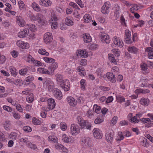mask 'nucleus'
Here are the masks:
<instances>
[{"label": "nucleus", "mask_w": 153, "mask_h": 153, "mask_svg": "<svg viewBox=\"0 0 153 153\" xmlns=\"http://www.w3.org/2000/svg\"><path fill=\"white\" fill-rule=\"evenodd\" d=\"M38 52L40 54L46 56H48L49 54V53L47 52L44 49H39L38 51Z\"/></svg>", "instance_id": "nucleus-35"}, {"label": "nucleus", "mask_w": 153, "mask_h": 153, "mask_svg": "<svg viewBox=\"0 0 153 153\" xmlns=\"http://www.w3.org/2000/svg\"><path fill=\"white\" fill-rule=\"evenodd\" d=\"M57 81L62 82L64 80H63V77L62 75L60 74H57L56 75Z\"/></svg>", "instance_id": "nucleus-38"}, {"label": "nucleus", "mask_w": 153, "mask_h": 153, "mask_svg": "<svg viewBox=\"0 0 153 153\" xmlns=\"http://www.w3.org/2000/svg\"><path fill=\"white\" fill-rule=\"evenodd\" d=\"M29 29L25 28L23 31L19 32L18 34V36L21 38L25 37L28 35Z\"/></svg>", "instance_id": "nucleus-11"}, {"label": "nucleus", "mask_w": 153, "mask_h": 153, "mask_svg": "<svg viewBox=\"0 0 153 153\" xmlns=\"http://www.w3.org/2000/svg\"><path fill=\"white\" fill-rule=\"evenodd\" d=\"M44 42L46 43H50L53 39L52 34L48 32L46 33L44 35Z\"/></svg>", "instance_id": "nucleus-6"}, {"label": "nucleus", "mask_w": 153, "mask_h": 153, "mask_svg": "<svg viewBox=\"0 0 153 153\" xmlns=\"http://www.w3.org/2000/svg\"><path fill=\"white\" fill-rule=\"evenodd\" d=\"M11 54L13 57L16 58L18 56V53L16 51L13 50L11 52Z\"/></svg>", "instance_id": "nucleus-53"}, {"label": "nucleus", "mask_w": 153, "mask_h": 153, "mask_svg": "<svg viewBox=\"0 0 153 153\" xmlns=\"http://www.w3.org/2000/svg\"><path fill=\"white\" fill-rule=\"evenodd\" d=\"M77 120L82 128H85L88 131H90L91 130V124L88 121L83 120L80 117L77 118Z\"/></svg>", "instance_id": "nucleus-1"}, {"label": "nucleus", "mask_w": 153, "mask_h": 153, "mask_svg": "<svg viewBox=\"0 0 153 153\" xmlns=\"http://www.w3.org/2000/svg\"><path fill=\"white\" fill-rule=\"evenodd\" d=\"M108 79L112 83H114L116 81V78L112 73L108 72L106 74Z\"/></svg>", "instance_id": "nucleus-10"}, {"label": "nucleus", "mask_w": 153, "mask_h": 153, "mask_svg": "<svg viewBox=\"0 0 153 153\" xmlns=\"http://www.w3.org/2000/svg\"><path fill=\"white\" fill-rule=\"evenodd\" d=\"M33 79V77L31 76H28L25 79V81L27 82H25V84H24L25 85H29L30 83L31 82Z\"/></svg>", "instance_id": "nucleus-26"}, {"label": "nucleus", "mask_w": 153, "mask_h": 153, "mask_svg": "<svg viewBox=\"0 0 153 153\" xmlns=\"http://www.w3.org/2000/svg\"><path fill=\"white\" fill-rule=\"evenodd\" d=\"M9 69L11 74L14 76H16L17 74V72H16V69L13 66H10L9 68Z\"/></svg>", "instance_id": "nucleus-29"}, {"label": "nucleus", "mask_w": 153, "mask_h": 153, "mask_svg": "<svg viewBox=\"0 0 153 153\" xmlns=\"http://www.w3.org/2000/svg\"><path fill=\"white\" fill-rule=\"evenodd\" d=\"M130 32L128 30H125V37L130 38Z\"/></svg>", "instance_id": "nucleus-55"}, {"label": "nucleus", "mask_w": 153, "mask_h": 153, "mask_svg": "<svg viewBox=\"0 0 153 153\" xmlns=\"http://www.w3.org/2000/svg\"><path fill=\"white\" fill-rule=\"evenodd\" d=\"M71 132L72 134H75L76 133L77 134L79 132V128L77 125L74 124H72L71 128Z\"/></svg>", "instance_id": "nucleus-15"}, {"label": "nucleus", "mask_w": 153, "mask_h": 153, "mask_svg": "<svg viewBox=\"0 0 153 153\" xmlns=\"http://www.w3.org/2000/svg\"><path fill=\"white\" fill-rule=\"evenodd\" d=\"M44 60L48 63H51V62H53L55 61V60L51 58L45 57L43 58Z\"/></svg>", "instance_id": "nucleus-36"}, {"label": "nucleus", "mask_w": 153, "mask_h": 153, "mask_svg": "<svg viewBox=\"0 0 153 153\" xmlns=\"http://www.w3.org/2000/svg\"><path fill=\"white\" fill-rule=\"evenodd\" d=\"M138 91L139 92L143 94H146L149 92V91L148 89H140V90L137 89L135 91V92Z\"/></svg>", "instance_id": "nucleus-43"}, {"label": "nucleus", "mask_w": 153, "mask_h": 153, "mask_svg": "<svg viewBox=\"0 0 153 153\" xmlns=\"http://www.w3.org/2000/svg\"><path fill=\"white\" fill-rule=\"evenodd\" d=\"M113 133L108 132L106 134L105 139L109 143H111L112 142L113 138Z\"/></svg>", "instance_id": "nucleus-14"}, {"label": "nucleus", "mask_w": 153, "mask_h": 153, "mask_svg": "<svg viewBox=\"0 0 153 153\" xmlns=\"http://www.w3.org/2000/svg\"><path fill=\"white\" fill-rule=\"evenodd\" d=\"M32 122L35 125H40L41 123L40 121L35 117H34L33 118Z\"/></svg>", "instance_id": "nucleus-34"}, {"label": "nucleus", "mask_w": 153, "mask_h": 153, "mask_svg": "<svg viewBox=\"0 0 153 153\" xmlns=\"http://www.w3.org/2000/svg\"><path fill=\"white\" fill-rule=\"evenodd\" d=\"M145 51L148 52V57L149 59L153 58V48L151 47H147L146 48Z\"/></svg>", "instance_id": "nucleus-17"}, {"label": "nucleus", "mask_w": 153, "mask_h": 153, "mask_svg": "<svg viewBox=\"0 0 153 153\" xmlns=\"http://www.w3.org/2000/svg\"><path fill=\"white\" fill-rule=\"evenodd\" d=\"M69 5L73 7L74 8L78 9H79L78 6L76 3L74 2H70L69 4Z\"/></svg>", "instance_id": "nucleus-56"}, {"label": "nucleus", "mask_w": 153, "mask_h": 153, "mask_svg": "<svg viewBox=\"0 0 153 153\" xmlns=\"http://www.w3.org/2000/svg\"><path fill=\"white\" fill-rule=\"evenodd\" d=\"M27 71V69H22L19 71V73L21 75H25L26 74Z\"/></svg>", "instance_id": "nucleus-45"}, {"label": "nucleus", "mask_w": 153, "mask_h": 153, "mask_svg": "<svg viewBox=\"0 0 153 153\" xmlns=\"http://www.w3.org/2000/svg\"><path fill=\"white\" fill-rule=\"evenodd\" d=\"M3 108L5 110L8 112H11V108L9 106L4 105L3 106Z\"/></svg>", "instance_id": "nucleus-60"}, {"label": "nucleus", "mask_w": 153, "mask_h": 153, "mask_svg": "<svg viewBox=\"0 0 153 153\" xmlns=\"http://www.w3.org/2000/svg\"><path fill=\"white\" fill-rule=\"evenodd\" d=\"M61 87L64 91H67L70 89V84L69 81L67 79L64 80L60 84Z\"/></svg>", "instance_id": "nucleus-3"}, {"label": "nucleus", "mask_w": 153, "mask_h": 153, "mask_svg": "<svg viewBox=\"0 0 153 153\" xmlns=\"http://www.w3.org/2000/svg\"><path fill=\"white\" fill-rule=\"evenodd\" d=\"M34 96L33 94H30L26 98L27 101L30 103H31L34 100Z\"/></svg>", "instance_id": "nucleus-30"}, {"label": "nucleus", "mask_w": 153, "mask_h": 153, "mask_svg": "<svg viewBox=\"0 0 153 153\" xmlns=\"http://www.w3.org/2000/svg\"><path fill=\"white\" fill-rule=\"evenodd\" d=\"M138 10V6L137 5V4H135L134 5V6L130 9V10L131 12L134 13V10H135L136 11Z\"/></svg>", "instance_id": "nucleus-52"}, {"label": "nucleus", "mask_w": 153, "mask_h": 153, "mask_svg": "<svg viewBox=\"0 0 153 153\" xmlns=\"http://www.w3.org/2000/svg\"><path fill=\"white\" fill-rule=\"evenodd\" d=\"M149 142L146 138H144L143 140L141 142V144L144 147H148L149 146Z\"/></svg>", "instance_id": "nucleus-27"}, {"label": "nucleus", "mask_w": 153, "mask_h": 153, "mask_svg": "<svg viewBox=\"0 0 153 153\" xmlns=\"http://www.w3.org/2000/svg\"><path fill=\"white\" fill-rule=\"evenodd\" d=\"M108 56L109 60L111 62L114 63L115 65L117 64V62L116 61L115 57L113 54H109L108 55Z\"/></svg>", "instance_id": "nucleus-25"}, {"label": "nucleus", "mask_w": 153, "mask_h": 153, "mask_svg": "<svg viewBox=\"0 0 153 153\" xmlns=\"http://www.w3.org/2000/svg\"><path fill=\"white\" fill-rule=\"evenodd\" d=\"M84 19L85 20V22L86 23H88L91 21V18L89 14H86L83 17Z\"/></svg>", "instance_id": "nucleus-32"}, {"label": "nucleus", "mask_w": 153, "mask_h": 153, "mask_svg": "<svg viewBox=\"0 0 153 153\" xmlns=\"http://www.w3.org/2000/svg\"><path fill=\"white\" fill-rule=\"evenodd\" d=\"M0 56V61L1 63H3L5 62L6 59V58L5 56L3 55L1 56V54Z\"/></svg>", "instance_id": "nucleus-62"}, {"label": "nucleus", "mask_w": 153, "mask_h": 153, "mask_svg": "<svg viewBox=\"0 0 153 153\" xmlns=\"http://www.w3.org/2000/svg\"><path fill=\"white\" fill-rule=\"evenodd\" d=\"M49 141H51L54 143H57L58 139L55 136H50L48 138Z\"/></svg>", "instance_id": "nucleus-31"}, {"label": "nucleus", "mask_w": 153, "mask_h": 153, "mask_svg": "<svg viewBox=\"0 0 153 153\" xmlns=\"http://www.w3.org/2000/svg\"><path fill=\"white\" fill-rule=\"evenodd\" d=\"M31 61L34 64L35 63L36 65L38 66H40L41 63L39 61H37V60H34L33 58H32L31 59Z\"/></svg>", "instance_id": "nucleus-50"}, {"label": "nucleus", "mask_w": 153, "mask_h": 153, "mask_svg": "<svg viewBox=\"0 0 153 153\" xmlns=\"http://www.w3.org/2000/svg\"><path fill=\"white\" fill-rule=\"evenodd\" d=\"M39 4L42 6L48 7L51 5V2L49 0H41L39 1Z\"/></svg>", "instance_id": "nucleus-19"}, {"label": "nucleus", "mask_w": 153, "mask_h": 153, "mask_svg": "<svg viewBox=\"0 0 153 153\" xmlns=\"http://www.w3.org/2000/svg\"><path fill=\"white\" fill-rule=\"evenodd\" d=\"M140 103L142 105L147 106L150 103V101L148 99L142 98Z\"/></svg>", "instance_id": "nucleus-24"}, {"label": "nucleus", "mask_w": 153, "mask_h": 153, "mask_svg": "<svg viewBox=\"0 0 153 153\" xmlns=\"http://www.w3.org/2000/svg\"><path fill=\"white\" fill-rule=\"evenodd\" d=\"M113 53L115 54V55L117 57H119L120 55V53L118 51V50L116 49H114L112 50Z\"/></svg>", "instance_id": "nucleus-57"}, {"label": "nucleus", "mask_w": 153, "mask_h": 153, "mask_svg": "<svg viewBox=\"0 0 153 153\" xmlns=\"http://www.w3.org/2000/svg\"><path fill=\"white\" fill-rule=\"evenodd\" d=\"M37 18L39 23L42 24H45L46 23V22L45 20L44 16L42 15L39 14Z\"/></svg>", "instance_id": "nucleus-21"}, {"label": "nucleus", "mask_w": 153, "mask_h": 153, "mask_svg": "<svg viewBox=\"0 0 153 153\" xmlns=\"http://www.w3.org/2000/svg\"><path fill=\"white\" fill-rule=\"evenodd\" d=\"M103 121V119L102 117H97L95 120L94 123L95 124H99L101 123Z\"/></svg>", "instance_id": "nucleus-37"}, {"label": "nucleus", "mask_w": 153, "mask_h": 153, "mask_svg": "<svg viewBox=\"0 0 153 153\" xmlns=\"http://www.w3.org/2000/svg\"><path fill=\"white\" fill-rule=\"evenodd\" d=\"M128 51L132 53L136 54L137 51V49L134 46L129 47L128 48Z\"/></svg>", "instance_id": "nucleus-28"}, {"label": "nucleus", "mask_w": 153, "mask_h": 153, "mask_svg": "<svg viewBox=\"0 0 153 153\" xmlns=\"http://www.w3.org/2000/svg\"><path fill=\"white\" fill-rule=\"evenodd\" d=\"M54 96L56 98L60 100L62 98V94L61 92L59 89H55L53 91Z\"/></svg>", "instance_id": "nucleus-13"}, {"label": "nucleus", "mask_w": 153, "mask_h": 153, "mask_svg": "<svg viewBox=\"0 0 153 153\" xmlns=\"http://www.w3.org/2000/svg\"><path fill=\"white\" fill-rule=\"evenodd\" d=\"M93 109L94 110L95 112L97 114H99L101 112V110L100 106H98L97 105H94Z\"/></svg>", "instance_id": "nucleus-33"}, {"label": "nucleus", "mask_w": 153, "mask_h": 153, "mask_svg": "<svg viewBox=\"0 0 153 153\" xmlns=\"http://www.w3.org/2000/svg\"><path fill=\"white\" fill-rule=\"evenodd\" d=\"M80 84L81 89L82 90H85V86L86 85V80L84 79H81L80 81Z\"/></svg>", "instance_id": "nucleus-40"}, {"label": "nucleus", "mask_w": 153, "mask_h": 153, "mask_svg": "<svg viewBox=\"0 0 153 153\" xmlns=\"http://www.w3.org/2000/svg\"><path fill=\"white\" fill-rule=\"evenodd\" d=\"M94 137L97 139H101L102 137V134L101 131L98 128H94L93 130Z\"/></svg>", "instance_id": "nucleus-5"}, {"label": "nucleus", "mask_w": 153, "mask_h": 153, "mask_svg": "<svg viewBox=\"0 0 153 153\" xmlns=\"http://www.w3.org/2000/svg\"><path fill=\"white\" fill-rule=\"evenodd\" d=\"M116 99L117 101L120 102L121 103L122 102L125 101V99L123 97L120 95L116 96Z\"/></svg>", "instance_id": "nucleus-41"}, {"label": "nucleus", "mask_w": 153, "mask_h": 153, "mask_svg": "<svg viewBox=\"0 0 153 153\" xmlns=\"http://www.w3.org/2000/svg\"><path fill=\"white\" fill-rule=\"evenodd\" d=\"M23 130L27 132H30L32 131L31 128L29 126H24L23 127Z\"/></svg>", "instance_id": "nucleus-49"}, {"label": "nucleus", "mask_w": 153, "mask_h": 153, "mask_svg": "<svg viewBox=\"0 0 153 153\" xmlns=\"http://www.w3.org/2000/svg\"><path fill=\"white\" fill-rule=\"evenodd\" d=\"M146 137L148 138L150 141L153 143V137L151 136L149 134H147L145 135Z\"/></svg>", "instance_id": "nucleus-64"}, {"label": "nucleus", "mask_w": 153, "mask_h": 153, "mask_svg": "<svg viewBox=\"0 0 153 153\" xmlns=\"http://www.w3.org/2000/svg\"><path fill=\"white\" fill-rule=\"evenodd\" d=\"M76 53L77 56H80L82 58L87 57L88 56L87 52L85 50H81L76 52Z\"/></svg>", "instance_id": "nucleus-12"}, {"label": "nucleus", "mask_w": 153, "mask_h": 153, "mask_svg": "<svg viewBox=\"0 0 153 153\" xmlns=\"http://www.w3.org/2000/svg\"><path fill=\"white\" fill-rule=\"evenodd\" d=\"M48 109L49 110H51L53 109L55 106V102L53 99H49L48 100Z\"/></svg>", "instance_id": "nucleus-9"}, {"label": "nucleus", "mask_w": 153, "mask_h": 153, "mask_svg": "<svg viewBox=\"0 0 153 153\" xmlns=\"http://www.w3.org/2000/svg\"><path fill=\"white\" fill-rule=\"evenodd\" d=\"M118 118L117 116H114L111 121V124L113 126L117 122Z\"/></svg>", "instance_id": "nucleus-46"}, {"label": "nucleus", "mask_w": 153, "mask_h": 153, "mask_svg": "<svg viewBox=\"0 0 153 153\" xmlns=\"http://www.w3.org/2000/svg\"><path fill=\"white\" fill-rule=\"evenodd\" d=\"M83 38L84 41L86 43L90 42L91 41V38L89 34H85Z\"/></svg>", "instance_id": "nucleus-22"}, {"label": "nucleus", "mask_w": 153, "mask_h": 153, "mask_svg": "<svg viewBox=\"0 0 153 153\" xmlns=\"http://www.w3.org/2000/svg\"><path fill=\"white\" fill-rule=\"evenodd\" d=\"M125 42H126L127 44H130L132 43V41L131 39V38L125 37Z\"/></svg>", "instance_id": "nucleus-58"}, {"label": "nucleus", "mask_w": 153, "mask_h": 153, "mask_svg": "<svg viewBox=\"0 0 153 153\" xmlns=\"http://www.w3.org/2000/svg\"><path fill=\"white\" fill-rule=\"evenodd\" d=\"M61 129L63 131L65 130L67 128V126L66 124L64 123H61L60 124Z\"/></svg>", "instance_id": "nucleus-48"}, {"label": "nucleus", "mask_w": 153, "mask_h": 153, "mask_svg": "<svg viewBox=\"0 0 153 153\" xmlns=\"http://www.w3.org/2000/svg\"><path fill=\"white\" fill-rule=\"evenodd\" d=\"M68 103L71 106L74 107L77 105V102L75 99L71 97H68L67 98Z\"/></svg>", "instance_id": "nucleus-8"}, {"label": "nucleus", "mask_w": 153, "mask_h": 153, "mask_svg": "<svg viewBox=\"0 0 153 153\" xmlns=\"http://www.w3.org/2000/svg\"><path fill=\"white\" fill-rule=\"evenodd\" d=\"M16 109L17 110L20 112H22L23 111L22 108L21 107V105L19 104H17L16 106Z\"/></svg>", "instance_id": "nucleus-61"}, {"label": "nucleus", "mask_w": 153, "mask_h": 153, "mask_svg": "<svg viewBox=\"0 0 153 153\" xmlns=\"http://www.w3.org/2000/svg\"><path fill=\"white\" fill-rule=\"evenodd\" d=\"M141 69L143 71H145L148 69L147 65L145 63H143V65H141Z\"/></svg>", "instance_id": "nucleus-54"}, {"label": "nucleus", "mask_w": 153, "mask_h": 153, "mask_svg": "<svg viewBox=\"0 0 153 153\" xmlns=\"http://www.w3.org/2000/svg\"><path fill=\"white\" fill-rule=\"evenodd\" d=\"M11 122L10 121L8 120H6L4 124V126L5 129H6V128H7L9 127L11 125Z\"/></svg>", "instance_id": "nucleus-47"}, {"label": "nucleus", "mask_w": 153, "mask_h": 153, "mask_svg": "<svg viewBox=\"0 0 153 153\" xmlns=\"http://www.w3.org/2000/svg\"><path fill=\"white\" fill-rule=\"evenodd\" d=\"M109 4L107 2L104 3V5L102 7L101 9V11L103 13H108L109 12V7L107 5Z\"/></svg>", "instance_id": "nucleus-16"}, {"label": "nucleus", "mask_w": 153, "mask_h": 153, "mask_svg": "<svg viewBox=\"0 0 153 153\" xmlns=\"http://www.w3.org/2000/svg\"><path fill=\"white\" fill-rule=\"evenodd\" d=\"M58 65L57 63L54 62L50 66L48 69L49 70L50 69L51 71L53 72L54 70L58 67Z\"/></svg>", "instance_id": "nucleus-23"}, {"label": "nucleus", "mask_w": 153, "mask_h": 153, "mask_svg": "<svg viewBox=\"0 0 153 153\" xmlns=\"http://www.w3.org/2000/svg\"><path fill=\"white\" fill-rule=\"evenodd\" d=\"M100 36L101 41L106 44H108L110 42L109 36L105 33H101L100 34Z\"/></svg>", "instance_id": "nucleus-2"}, {"label": "nucleus", "mask_w": 153, "mask_h": 153, "mask_svg": "<svg viewBox=\"0 0 153 153\" xmlns=\"http://www.w3.org/2000/svg\"><path fill=\"white\" fill-rule=\"evenodd\" d=\"M17 22L19 25L23 27L24 26L25 21L21 16H17Z\"/></svg>", "instance_id": "nucleus-20"}, {"label": "nucleus", "mask_w": 153, "mask_h": 153, "mask_svg": "<svg viewBox=\"0 0 153 153\" xmlns=\"http://www.w3.org/2000/svg\"><path fill=\"white\" fill-rule=\"evenodd\" d=\"M124 136L122 134V132H119L118 136L117 137V138L116 139V140L117 141H120L123 140L124 138Z\"/></svg>", "instance_id": "nucleus-44"}, {"label": "nucleus", "mask_w": 153, "mask_h": 153, "mask_svg": "<svg viewBox=\"0 0 153 153\" xmlns=\"http://www.w3.org/2000/svg\"><path fill=\"white\" fill-rule=\"evenodd\" d=\"M58 25V23L56 22H53L52 23V25L51 26V27L52 29H55L57 27Z\"/></svg>", "instance_id": "nucleus-51"}, {"label": "nucleus", "mask_w": 153, "mask_h": 153, "mask_svg": "<svg viewBox=\"0 0 153 153\" xmlns=\"http://www.w3.org/2000/svg\"><path fill=\"white\" fill-rule=\"evenodd\" d=\"M113 41L114 43L116 45L118 46L120 48L122 47L123 45V43L122 41H120L117 39L116 36H115L113 38Z\"/></svg>", "instance_id": "nucleus-18"}, {"label": "nucleus", "mask_w": 153, "mask_h": 153, "mask_svg": "<svg viewBox=\"0 0 153 153\" xmlns=\"http://www.w3.org/2000/svg\"><path fill=\"white\" fill-rule=\"evenodd\" d=\"M65 23L66 25L70 26L73 25L74 22L70 19L66 18L65 20Z\"/></svg>", "instance_id": "nucleus-39"}, {"label": "nucleus", "mask_w": 153, "mask_h": 153, "mask_svg": "<svg viewBox=\"0 0 153 153\" xmlns=\"http://www.w3.org/2000/svg\"><path fill=\"white\" fill-rule=\"evenodd\" d=\"M43 85L44 86L46 85L48 90L51 91L54 87V83L52 81L50 80H46L44 82Z\"/></svg>", "instance_id": "nucleus-4"}, {"label": "nucleus", "mask_w": 153, "mask_h": 153, "mask_svg": "<svg viewBox=\"0 0 153 153\" xmlns=\"http://www.w3.org/2000/svg\"><path fill=\"white\" fill-rule=\"evenodd\" d=\"M28 146L31 149L35 150L37 148V146L34 144H32L30 143L28 144Z\"/></svg>", "instance_id": "nucleus-59"}, {"label": "nucleus", "mask_w": 153, "mask_h": 153, "mask_svg": "<svg viewBox=\"0 0 153 153\" xmlns=\"http://www.w3.org/2000/svg\"><path fill=\"white\" fill-rule=\"evenodd\" d=\"M27 28L28 29H29L30 31L33 32L35 31L36 29L35 26V25L32 24H27Z\"/></svg>", "instance_id": "nucleus-42"}, {"label": "nucleus", "mask_w": 153, "mask_h": 153, "mask_svg": "<svg viewBox=\"0 0 153 153\" xmlns=\"http://www.w3.org/2000/svg\"><path fill=\"white\" fill-rule=\"evenodd\" d=\"M16 45L19 47L23 49H27L29 48V44L27 42H25L23 41L19 40L16 42Z\"/></svg>", "instance_id": "nucleus-7"}, {"label": "nucleus", "mask_w": 153, "mask_h": 153, "mask_svg": "<svg viewBox=\"0 0 153 153\" xmlns=\"http://www.w3.org/2000/svg\"><path fill=\"white\" fill-rule=\"evenodd\" d=\"M10 137L13 139H16V134L14 132L11 133L10 135Z\"/></svg>", "instance_id": "nucleus-63"}]
</instances>
